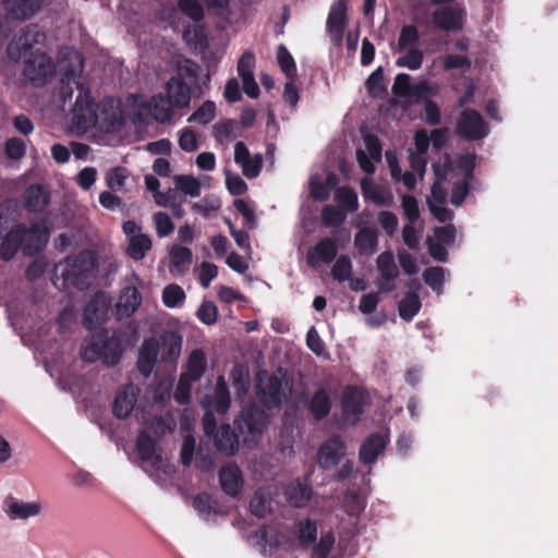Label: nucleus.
Returning <instances> with one entry per match:
<instances>
[{
    "label": "nucleus",
    "mask_w": 558,
    "mask_h": 558,
    "mask_svg": "<svg viewBox=\"0 0 558 558\" xmlns=\"http://www.w3.org/2000/svg\"><path fill=\"white\" fill-rule=\"evenodd\" d=\"M45 41L46 34L37 24H31L14 36L7 47L8 57L12 61L25 59L23 74L35 86L45 85L56 70L52 59L47 53L33 51L35 45H43Z\"/></svg>",
    "instance_id": "f257e3e1"
},
{
    "label": "nucleus",
    "mask_w": 558,
    "mask_h": 558,
    "mask_svg": "<svg viewBox=\"0 0 558 558\" xmlns=\"http://www.w3.org/2000/svg\"><path fill=\"white\" fill-rule=\"evenodd\" d=\"M50 238V229L41 222L31 226L19 222L7 232L0 244V258L10 262L22 250L25 256L33 257L47 246Z\"/></svg>",
    "instance_id": "f03ea898"
},
{
    "label": "nucleus",
    "mask_w": 558,
    "mask_h": 558,
    "mask_svg": "<svg viewBox=\"0 0 558 558\" xmlns=\"http://www.w3.org/2000/svg\"><path fill=\"white\" fill-rule=\"evenodd\" d=\"M97 266V259L93 252L84 250L76 256L65 258L62 277L66 283L83 291L90 287Z\"/></svg>",
    "instance_id": "7ed1b4c3"
},
{
    "label": "nucleus",
    "mask_w": 558,
    "mask_h": 558,
    "mask_svg": "<svg viewBox=\"0 0 558 558\" xmlns=\"http://www.w3.org/2000/svg\"><path fill=\"white\" fill-rule=\"evenodd\" d=\"M78 95L76 97L73 111V125L81 132H87L98 126L97 104L90 96V90L80 83H76Z\"/></svg>",
    "instance_id": "20e7f679"
},
{
    "label": "nucleus",
    "mask_w": 558,
    "mask_h": 558,
    "mask_svg": "<svg viewBox=\"0 0 558 558\" xmlns=\"http://www.w3.org/2000/svg\"><path fill=\"white\" fill-rule=\"evenodd\" d=\"M267 424V413L256 404L245 405L234 420V425L239 432L247 434L252 439L259 437Z\"/></svg>",
    "instance_id": "39448f33"
},
{
    "label": "nucleus",
    "mask_w": 558,
    "mask_h": 558,
    "mask_svg": "<svg viewBox=\"0 0 558 558\" xmlns=\"http://www.w3.org/2000/svg\"><path fill=\"white\" fill-rule=\"evenodd\" d=\"M457 134L466 141H478L487 136L488 129L475 109H464L457 124Z\"/></svg>",
    "instance_id": "423d86ee"
},
{
    "label": "nucleus",
    "mask_w": 558,
    "mask_h": 558,
    "mask_svg": "<svg viewBox=\"0 0 558 558\" xmlns=\"http://www.w3.org/2000/svg\"><path fill=\"white\" fill-rule=\"evenodd\" d=\"M347 446L339 435L327 438L317 450V464L320 469L329 470L339 464L345 456Z\"/></svg>",
    "instance_id": "0eeeda50"
},
{
    "label": "nucleus",
    "mask_w": 558,
    "mask_h": 558,
    "mask_svg": "<svg viewBox=\"0 0 558 558\" xmlns=\"http://www.w3.org/2000/svg\"><path fill=\"white\" fill-rule=\"evenodd\" d=\"M465 11L460 7H441L432 13V24L444 32H460L463 28Z\"/></svg>",
    "instance_id": "6e6552de"
},
{
    "label": "nucleus",
    "mask_w": 558,
    "mask_h": 558,
    "mask_svg": "<svg viewBox=\"0 0 558 558\" xmlns=\"http://www.w3.org/2000/svg\"><path fill=\"white\" fill-rule=\"evenodd\" d=\"M93 345L96 349L95 353L107 366H114L120 362L123 349L117 336H109L107 331L100 333Z\"/></svg>",
    "instance_id": "1a4fd4ad"
},
{
    "label": "nucleus",
    "mask_w": 558,
    "mask_h": 558,
    "mask_svg": "<svg viewBox=\"0 0 558 558\" xmlns=\"http://www.w3.org/2000/svg\"><path fill=\"white\" fill-rule=\"evenodd\" d=\"M366 399L362 389L356 386L344 388L341 397V410L344 418L355 424L364 413Z\"/></svg>",
    "instance_id": "9d476101"
},
{
    "label": "nucleus",
    "mask_w": 558,
    "mask_h": 558,
    "mask_svg": "<svg viewBox=\"0 0 558 558\" xmlns=\"http://www.w3.org/2000/svg\"><path fill=\"white\" fill-rule=\"evenodd\" d=\"M98 128L106 132L119 130L124 120L112 98H105L97 104Z\"/></svg>",
    "instance_id": "9b49d317"
},
{
    "label": "nucleus",
    "mask_w": 558,
    "mask_h": 558,
    "mask_svg": "<svg viewBox=\"0 0 558 558\" xmlns=\"http://www.w3.org/2000/svg\"><path fill=\"white\" fill-rule=\"evenodd\" d=\"M348 7L345 1H339L332 5L327 17V31L335 45L339 46L342 43L344 28L348 22L347 15Z\"/></svg>",
    "instance_id": "f8f14e48"
},
{
    "label": "nucleus",
    "mask_w": 558,
    "mask_h": 558,
    "mask_svg": "<svg viewBox=\"0 0 558 558\" xmlns=\"http://www.w3.org/2000/svg\"><path fill=\"white\" fill-rule=\"evenodd\" d=\"M338 254L337 240L335 238H324L312 246L306 256L307 264L316 267L320 264H330Z\"/></svg>",
    "instance_id": "ddd939ff"
},
{
    "label": "nucleus",
    "mask_w": 558,
    "mask_h": 558,
    "mask_svg": "<svg viewBox=\"0 0 558 558\" xmlns=\"http://www.w3.org/2000/svg\"><path fill=\"white\" fill-rule=\"evenodd\" d=\"M159 354V342L155 338H147L143 341L138 357H137V369L142 376L148 378L157 362Z\"/></svg>",
    "instance_id": "4468645a"
},
{
    "label": "nucleus",
    "mask_w": 558,
    "mask_h": 558,
    "mask_svg": "<svg viewBox=\"0 0 558 558\" xmlns=\"http://www.w3.org/2000/svg\"><path fill=\"white\" fill-rule=\"evenodd\" d=\"M109 304L100 294H96L85 306L83 325L88 330L98 328L108 314Z\"/></svg>",
    "instance_id": "2eb2a0df"
},
{
    "label": "nucleus",
    "mask_w": 558,
    "mask_h": 558,
    "mask_svg": "<svg viewBox=\"0 0 558 558\" xmlns=\"http://www.w3.org/2000/svg\"><path fill=\"white\" fill-rule=\"evenodd\" d=\"M389 437L380 433L371 434L361 445L359 450L360 461L364 464L374 463L385 451Z\"/></svg>",
    "instance_id": "dca6fc26"
},
{
    "label": "nucleus",
    "mask_w": 558,
    "mask_h": 558,
    "mask_svg": "<svg viewBox=\"0 0 558 558\" xmlns=\"http://www.w3.org/2000/svg\"><path fill=\"white\" fill-rule=\"evenodd\" d=\"M257 397L268 410L279 408L284 398L281 379L276 375L269 376L265 386L258 388Z\"/></svg>",
    "instance_id": "f3484780"
},
{
    "label": "nucleus",
    "mask_w": 558,
    "mask_h": 558,
    "mask_svg": "<svg viewBox=\"0 0 558 558\" xmlns=\"http://www.w3.org/2000/svg\"><path fill=\"white\" fill-rule=\"evenodd\" d=\"M137 393L138 389L133 385L118 390L112 402V413L117 418L124 420L131 414L137 400Z\"/></svg>",
    "instance_id": "a211bd4d"
},
{
    "label": "nucleus",
    "mask_w": 558,
    "mask_h": 558,
    "mask_svg": "<svg viewBox=\"0 0 558 558\" xmlns=\"http://www.w3.org/2000/svg\"><path fill=\"white\" fill-rule=\"evenodd\" d=\"M214 444L218 452L226 457H233L239 451V435L230 424L223 423L214 435Z\"/></svg>",
    "instance_id": "6ab92c4d"
},
{
    "label": "nucleus",
    "mask_w": 558,
    "mask_h": 558,
    "mask_svg": "<svg viewBox=\"0 0 558 558\" xmlns=\"http://www.w3.org/2000/svg\"><path fill=\"white\" fill-rule=\"evenodd\" d=\"M306 408L308 414L316 422L325 420L330 414L332 408V401L329 391L324 387L316 389V391L308 399Z\"/></svg>",
    "instance_id": "aec40b11"
},
{
    "label": "nucleus",
    "mask_w": 558,
    "mask_h": 558,
    "mask_svg": "<svg viewBox=\"0 0 558 558\" xmlns=\"http://www.w3.org/2000/svg\"><path fill=\"white\" fill-rule=\"evenodd\" d=\"M45 0H5L7 13L14 20L25 21L36 15Z\"/></svg>",
    "instance_id": "412c9836"
},
{
    "label": "nucleus",
    "mask_w": 558,
    "mask_h": 558,
    "mask_svg": "<svg viewBox=\"0 0 558 558\" xmlns=\"http://www.w3.org/2000/svg\"><path fill=\"white\" fill-rule=\"evenodd\" d=\"M142 303V294L135 287H125L120 295L119 301L116 305V312L118 318L131 317L140 307Z\"/></svg>",
    "instance_id": "4be33fe9"
},
{
    "label": "nucleus",
    "mask_w": 558,
    "mask_h": 558,
    "mask_svg": "<svg viewBox=\"0 0 558 558\" xmlns=\"http://www.w3.org/2000/svg\"><path fill=\"white\" fill-rule=\"evenodd\" d=\"M166 96L179 109L187 108L191 101V86L181 78L171 77L166 83Z\"/></svg>",
    "instance_id": "5701e85b"
},
{
    "label": "nucleus",
    "mask_w": 558,
    "mask_h": 558,
    "mask_svg": "<svg viewBox=\"0 0 558 558\" xmlns=\"http://www.w3.org/2000/svg\"><path fill=\"white\" fill-rule=\"evenodd\" d=\"M50 202L49 192L40 184L28 186L23 196V207L29 213H41Z\"/></svg>",
    "instance_id": "b1692460"
},
{
    "label": "nucleus",
    "mask_w": 558,
    "mask_h": 558,
    "mask_svg": "<svg viewBox=\"0 0 558 558\" xmlns=\"http://www.w3.org/2000/svg\"><path fill=\"white\" fill-rule=\"evenodd\" d=\"M219 482L221 489L229 496L235 497L240 494L243 477L240 468L236 464H228L219 471Z\"/></svg>",
    "instance_id": "393cba45"
},
{
    "label": "nucleus",
    "mask_w": 558,
    "mask_h": 558,
    "mask_svg": "<svg viewBox=\"0 0 558 558\" xmlns=\"http://www.w3.org/2000/svg\"><path fill=\"white\" fill-rule=\"evenodd\" d=\"M354 246L360 255L371 256L377 251L378 235L371 227L361 228L354 236Z\"/></svg>",
    "instance_id": "a878e982"
},
{
    "label": "nucleus",
    "mask_w": 558,
    "mask_h": 558,
    "mask_svg": "<svg viewBox=\"0 0 558 558\" xmlns=\"http://www.w3.org/2000/svg\"><path fill=\"white\" fill-rule=\"evenodd\" d=\"M175 108L165 94L154 95L150 99V113L153 118L161 123H169L174 114Z\"/></svg>",
    "instance_id": "bb28decb"
},
{
    "label": "nucleus",
    "mask_w": 558,
    "mask_h": 558,
    "mask_svg": "<svg viewBox=\"0 0 558 558\" xmlns=\"http://www.w3.org/2000/svg\"><path fill=\"white\" fill-rule=\"evenodd\" d=\"M361 191L365 201H369L379 206H389L391 204L390 193L386 192L371 179H362Z\"/></svg>",
    "instance_id": "cd10ccee"
},
{
    "label": "nucleus",
    "mask_w": 558,
    "mask_h": 558,
    "mask_svg": "<svg viewBox=\"0 0 558 558\" xmlns=\"http://www.w3.org/2000/svg\"><path fill=\"white\" fill-rule=\"evenodd\" d=\"M5 511L13 519H27L37 515L40 511V505L37 502H20L13 497H9L5 502Z\"/></svg>",
    "instance_id": "c85d7f7f"
},
{
    "label": "nucleus",
    "mask_w": 558,
    "mask_h": 558,
    "mask_svg": "<svg viewBox=\"0 0 558 558\" xmlns=\"http://www.w3.org/2000/svg\"><path fill=\"white\" fill-rule=\"evenodd\" d=\"M312 493V488L308 485L296 481L286 488L284 495L292 507L302 508L311 500Z\"/></svg>",
    "instance_id": "c756f323"
},
{
    "label": "nucleus",
    "mask_w": 558,
    "mask_h": 558,
    "mask_svg": "<svg viewBox=\"0 0 558 558\" xmlns=\"http://www.w3.org/2000/svg\"><path fill=\"white\" fill-rule=\"evenodd\" d=\"M206 366L207 362L204 351L202 349H195L187 359L186 372L182 374L187 376L190 380L198 381L204 375Z\"/></svg>",
    "instance_id": "7c9ffc66"
},
{
    "label": "nucleus",
    "mask_w": 558,
    "mask_h": 558,
    "mask_svg": "<svg viewBox=\"0 0 558 558\" xmlns=\"http://www.w3.org/2000/svg\"><path fill=\"white\" fill-rule=\"evenodd\" d=\"M151 246L153 242L149 235L138 233L130 236L126 254L133 260L138 262L145 257L146 253L151 250Z\"/></svg>",
    "instance_id": "2f4dec72"
},
{
    "label": "nucleus",
    "mask_w": 558,
    "mask_h": 558,
    "mask_svg": "<svg viewBox=\"0 0 558 558\" xmlns=\"http://www.w3.org/2000/svg\"><path fill=\"white\" fill-rule=\"evenodd\" d=\"M136 450L142 461L148 462L154 459L160 461V456H156V441L146 430H142L136 439Z\"/></svg>",
    "instance_id": "473e14b6"
},
{
    "label": "nucleus",
    "mask_w": 558,
    "mask_h": 558,
    "mask_svg": "<svg viewBox=\"0 0 558 558\" xmlns=\"http://www.w3.org/2000/svg\"><path fill=\"white\" fill-rule=\"evenodd\" d=\"M231 404L228 385L222 376H219L214 391L213 408L218 414H226Z\"/></svg>",
    "instance_id": "72a5a7b5"
},
{
    "label": "nucleus",
    "mask_w": 558,
    "mask_h": 558,
    "mask_svg": "<svg viewBox=\"0 0 558 558\" xmlns=\"http://www.w3.org/2000/svg\"><path fill=\"white\" fill-rule=\"evenodd\" d=\"M294 527V534L302 547H308L311 544L316 542L317 524L315 520L310 518L300 520Z\"/></svg>",
    "instance_id": "f704fd0d"
},
{
    "label": "nucleus",
    "mask_w": 558,
    "mask_h": 558,
    "mask_svg": "<svg viewBox=\"0 0 558 558\" xmlns=\"http://www.w3.org/2000/svg\"><path fill=\"white\" fill-rule=\"evenodd\" d=\"M335 201L337 202V206L345 210V214L354 213L359 209V197L356 192L348 186H340L335 192Z\"/></svg>",
    "instance_id": "c9c22d12"
},
{
    "label": "nucleus",
    "mask_w": 558,
    "mask_h": 558,
    "mask_svg": "<svg viewBox=\"0 0 558 558\" xmlns=\"http://www.w3.org/2000/svg\"><path fill=\"white\" fill-rule=\"evenodd\" d=\"M421 301L415 291L408 292L399 302L398 311L399 316L407 322L413 319L421 310Z\"/></svg>",
    "instance_id": "e433bc0d"
},
{
    "label": "nucleus",
    "mask_w": 558,
    "mask_h": 558,
    "mask_svg": "<svg viewBox=\"0 0 558 558\" xmlns=\"http://www.w3.org/2000/svg\"><path fill=\"white\" fill-rule=\"evenodd\" d=\"M365 87L372 98H384L387 96L383 66L375 69L365 82Z\"/></svg>",
    "instance_id": "4c0bfd02"
},
{
    "label": "nucleus",
    "mask_w": 558,
    "mask_h": 558,
    "mask_svg": "<svg viewBox=\"0 0 558 558\" xmlns=\"http://www.w3.org/2000/svg\"><path fill=\"white\" fill-rule=\"evenodd\" d=\"M377 269L384 280H396L399 276L393 254L390 251L383 252L376 259Z\"/></svg>",
    "instance_id": "58836bf2"
},
{
    "label": "nucleus",
    "mask_w": 558,
    "mask_h": 558,
    "mask_svg": "<svg viewBox=\"0 0 558 558\" xmlns=\"http://www.w3.org/2000/svg\"><path fill=\"white\" fill-rule=\"evenodd\" d=\"M202 74V68L193 60L186 59L183 63L179 64L177 75L174 78H181L187 82L189 85L196 86Z\"/></svg>",
    "instance_id": "ea45409f"
},
{
    "label": "nucleus",
    "mask_w": 558,
    "mask_h": 558,
    "mask_svg": "<svg viewBox=\"0 0 558 558\" xmlns=\"http://www.w3.org/2000/svg\"><path fill=\"white\" fill-rule=\"evenodd\" d=\"M424 282L437 294L442 293L445 269L439 266L428 267L423 272Z\"/></svg>",
    "instance_id": "a19ab883"
},
{
    "label": "nucleus",
    "mask_w": 558,
    "mask_h": 558,
    "mask_svg": "<svg viewBox=\"0 0 558 558\" xmlns=\"http://www.w3.org/2000/svg\"><path fill=\"white\" fill-rule=\"evenodd\" d=\"M277 61L287 78L293 81L296 76V64L284 45L278 47Z\"/></svg>",
    "instance_id": "79ce46f5"
},
{
    "label": "nucleus",
    "mask_w": 558,
    "mask_h": 558,
    "mask_svg": "<svg viewBox=\"0 0 558 558\" xmlns=\"http://www.w3.org/2000/svg\"><path fill=\"white\" fill-rule=\"evenodd\" d=\"M162 303L169 308L180 306L185 300V292L177 283H170L163 288L162 291Z\"/></svg>",
    "instance_id": "37998d69"
},
{
    "label": "nucleus",
    "mask_w": 558,
    "mask_h": 558,
    "mask_svg": "<svg viewBox=\"0 0 558 558\" xmlns=\"http://www.w3.org/2000/svg\"><path fill=\"white\" fill-rule=\"evenodd\" d=\"M320 218L325 227H339L345 221L347 214L345 210L340 209L338 206L326 205L322 209Z\"/></svg>",
    "instance_id": "c03bdc74"
},
{
    "label": "nucleus",
    "mask_w": 558,
    "mask_h": 558,
    "mask_svg": "<svg viewBox=\"0 0 558 558\" xmlns=\"http://www.w3.org/2000/svg\"><path fill=\"white\" fill-rule=\"evenodd\" d=\"M420 38V33L415 25L402 26L398 37V50L404 51L408 48H415Z\"/></svg>",
    "instance_id": "a18cd8bd"
},
{
    "label": "nucleus",
    "mask_w": 558,
    "mask_h": 558,
    "mask_svg": "<svg viewBox=\"0 0 558 558\" xmlns=\"http://www.w3.org/2000/svg\"><path fill=\"white\" fill-rule=\"evenodd\" d=\"M423 60L424 53L421 49L408 48L407 53L397 59L396 65L415 71L422 66Z\"/></svg>",
    "instance_id": "49530a36"
},
{
    "label": "nucleus",
    "mask_w": 558,
    "mask_h": 558,
    "mask_svg": "<svg viewBox=\"0 0 558 558\" xmlns=\"http://www.w3.org/2000/svg\"><path fill=\"white\" fill-rule=\"evenodd\" d=\"M216 116V105L211 100H206L187 119L190 123L196 122L203 125L208 124Z\"/></svg>",
    "instance_id": "de8ad7c7"
},
{
    "label": "nucleus",
    "mask_w": 558,
    "mask_h": 558,
    "mask_svg": "<svg viewBox=\"0 0 558 558\" xmlns=\"http://www.w3.org/2000/svg\"><path fill=\"white\" fill-rule=\"evenodd\" d=\"M236 128V122L232 119H226L220 122H217L213 126V136L216 142L222 144L225 141L235 138L234 130Z\"/></svg>",
    "instance_id": "09e8293b"
},
{
    "label": "nucleus",
    "mask_w": 558,
    "mask_h": 558,
    "mask_svg": "<svg viewBox=\"0 0 558 558\" xmlns=\"http://www.w3.org/2000/svg\"><path fill=\"white\" fill-rule=\"evenodd\" d=\"M170 264L177 269H181L192 263L193 253L191 248L175 244L169 252Z\"/></svg>",
    "instance_id": "8fccbe9b"
},
{
    "label": "nucleus",
    "mask_w": 558,
    "mask_h": 558,
    "mask_svg": "<svg viewBox=\"0 0 558 558\" xmlns=\"http://www.w3.org/2000/svg\"><path fill=\"white\" fill-rule=\"evenodd\" d=\"M175 186L185 195L198 197L201 195V183L193 175L180 174L174 179Z\"/></svg>",
    "instance_id": "3c124183"
},
{
    "label": "nucleus",
    "mask_w": 558,
    "mask_h": 558,
    "mask_svg": "<svg viewBox=\"0 0 558 558\" xmlns=\"http://www.w3.org/2000/svg\"><path fill=\"white\" fill-rule=\"evenodd\" d=\"M352 272V263L348 255H340L332 268L331 276L335 280L339 282H344L350 279Z\"/></svg>",
    "instance_id": "603ef678"
},
{
    "label": "nucleus",
    "mask_w": 558,
    "mask_h": 558,
    "mask_svg": "<svg viewBox=\"0 0 558 558\" xmlns=\"http://www.w3.org/2000/svg\"><path fill=\"white\" fill-rule=\"evenodd\" d=\"M178 8L194 22H201L205 16L203 5L197 0H179Z\"/></svg>",
    "instance_id": "864d4df0"
},
{
    "label": "nucleus",
    "mask_w": 558,
    "mask_h": 558,
    "mask_svg": "<svg viewBox=\"0 0 558 558\" xmlns=\"http://www.w3.org/2000/svg\"><path fill=\"white\" fill-rule=\"evenodd\" d=\"M193 506L198 513L210 515L217 513L218 502L207 493H201L193 499Z\"/></svg>",
    "instance_id": "5fc2aeb1"
},
{
    "label": "nucleus",
    "mask_w": 558,
    "mask_h": 558,
    "mask_svg": "<svg viewBox=\"0 0 558 558\" xmlns=\"http://www.w3.org/2000/svg\"><path fill=\"white\" fill-rule=\"evenodd\" d=\"M254 537L258 539V543L264 547L269 546L271 549H278L280 546L279 533H270V526L264 524L254 532Z\"/></svg>",
    "instance_id": "6e6d98bb"
},
{
    "label": "nucleus",
    "mask_w": 558,
    "mask_h": 558,
    "mask_svg": "<svg viewBox=\"0 0 558 558\" xmlns=\"http://www.w3.org/2000/svg\"><path fill=\"white\" fill-rule=\"evenodd\" d=\"M4 151L8 158L12 160H20L26 154L25 142L20 137H11L4 144Z\"/></svg>",
    "instance_id": "4d7b16f0"
},
{
    "label": "nucleus",
    "mask_w": 558,
    "mask_h": 558,
    "mask_svg": "<svg viewBox=\"0 0 558 558\" xmlns=\"http://www.w3.org/2000/svg\"><path fill=\"white\" fill-rule=\"evenodd\" d=\"M401 207L405 218L410 223H414L420 218V208L417 199L409 194H404L401 197Z\"/></svg>",
    "instance_id": "13d9d810"
},
{
    "label": "nucleus",
    "mask_w": 558,
    "mask_h": 558,
    "mask_svg": "<svg viewBox=\"0 0 558 558\" xmlns=\"http://www.w3.org/2000/svg\"><path fill=\"white\" fill-rule=\"evenodd\" d=\"M179 146L185 153H193L198 149V140L194 130L184 128L179 135Z\"/></svg>",
    "instance_id": "bf43d9fd"
},
{
    "label": "nucleus",
    "mask_w": 558,
    "mask_h": 558,
    "mask_svg": "<svg viewBox=\"0 0 558 558\" xmlns=\"http://www.w3.org/2000/svg\"><path fill=\"white\" fill-rule=\"evenodd\" d=\"M335 544V536L331 532L324 534L314 546L312 558H328Z\"/></svg>",
    "instance_id": "052dcab7"
},
{
    "label": "nucleus",
    "mask_w": 558,
    "mask_h": 558,
    "mask_svg": "<svg viewBox=\"0 0 558 558\" xmlns=\"http://www.w3.org/2000/svg\"><path fill=\"white\" fill-rule=\"evenodd\" d=\"M125 179L126 170L123 167H114L106 174L107 185L113 192L120 191L123 187Z\"/></svg>",
    "instance_id": "680f3d73"
},
{
    "label": "nucleus",
    "mask_w": 558,
    "mask_h": 558,
    "mask_svg": "<svg viewBox=\"0 0 558 558\" xmlns=\"http://www.w3.org/2000/svg\"><path fill=\"white\" fill-rule=\"evenodd\" d=\"M250 510L253 515L262 519L270 511V501L262 493L256 492L250 501Z\"/></svg>",
    "instance_id": "e2e57ef3"
},
{
    "label": "nucleus",
    "mask_w": 558,
    "mask_h": 558,
    "mask_svg": "<svg viewBox=\"0 0 558 558\" xmlns=\"http://www.w3.org/2000/svg\"><path fill=\"white\" fill-rule=\"evenodd\" d=\"M197 318L205 325H213L218 318V308L214 302H203L197 310Z\"/></svg>",
    "instance_id": "0e129e2a"
},
{
    "label": "nucleus",
    "mask_w": 558,
    "mask_h": 558,
    "mask_svg": "<svg viewBox=\"0 0 558 558\" xmlns=\"http://www.w3.org/2000/svg\"><path fill=\"white\" fill-rule=\"evenodd\" d=\"M242 172L247 179H255L259 175L263 168V156L255 154L241 165Z\"/></svg>",
    "instance_id": "69168bd1"
},
{
    "label": "nucleus",
    "mask_w": 558,
    "mask_h": 558,
    "mask_svg": "<svg viewBox=\"0 0 558 558\" xmlns=\"http://www.w3.org/2000/svg\"><path fill=\"white\" fill-rule=\"evenodd\" d=\"M226 185L229 193L233 196H241L246 193L247 184L239 174L226 173Z\"/></svg>",
    "instance_id": "338daca9"
},
{
    "label": "nucleus",
    "mask_w": 558,
    "mask_h": 558,
    "mask_svg": "<svg viewBox=\"0 0 558 558\" xmlns=\"http://www.w3.org/2000/svg\"><path fill=\"white\" fill-rule=\"evenodd\" d=\"M154 221L159 238H165L174 230V225L167 213L159 211L155 214Z\"/></svg>",
    "instance_id": "774afa93"
}]
</instances>
